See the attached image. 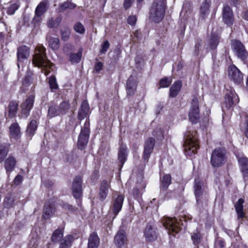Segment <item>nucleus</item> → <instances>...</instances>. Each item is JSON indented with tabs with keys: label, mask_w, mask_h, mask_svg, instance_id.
<instances>
[{
	"label": "nucleus",
	"mask_w": 248,
	"mask_h": 248,
	"mask_svg": "<svg viewBox=\"0 0 248 248\" xmlns=\"http://www.w3.org/2000/svg\"><path fill=\"white\" fill-rule=\"evenodd\" d=\"M46 48L42 45L36 46L32 62L37 67L41 68L43 72L47 76L50 70H53L54 65L47 60Z\"/></svg>",
	"instance_id": "f257e3e1"
},
{
	"label": "nucleus",
	"mask_w": 248,
	"mask_h": 248,
	"mask_svg": "<svg viewBox=\"0 0 248 248\" xmlns=\"http://www.w3.org/2000/svg\"><path fill=\"white\" fill-rule=\"evenodd\" d=\"M184 150L186 155L195 154L199 148L198 140L195 131L188 129L184 135Z\"/></svg>",
	"instance_id": "f03ea898"
},
{
	"label": "nucleus",
	"mask_w": 248,
	"mask_h": 248,
	"mask_svg": "<svg viewBox=\"0 0 248 248\" xmlns=\"http://www.w3.org/2000/svg\"><path fill=\"white\" fill-rule=\"evenodd\" d=\"M165 14L164 0H155L150 10V18L155 22L162 21Z\"/></svg>",
	"instance_id": "7ed1b4c3"
},
{
	"label": "nucleus",
	"mask_w": 248,
	"mask_h": 248,
	"mask_svg": "<svg viewBox=\"0 0 248 248\" xmlns=\"http://www.w3.org/2000/svg\"><path fill=\"white\" fill-rule=\"evenodd\" d=\"M124 200V197L123 195H119L112 202L108 212V217H109L111 221L114 219L121 210Z\"/></svg>",
	"instance_id": "20e7f679"
},
{
	"label": "nucleus",
	"mask_w": 248,
	"mask_h": 248,
	"mask_svg": "<svg viewBox=\"0 0 248 248\" xmlns=\"http://www.w3.org/2000/svg\"><path fill=\"white\" fill-rule=\"evenodd\" d=\"M232 47L234 54L241 61L245 62L248 59V53L246 51L245 46L239 41L232 40Z\"/></svg>",
	"instance_id": "39448f33"
},
{
	"label": "nucleus",
	"mask_w": 248,
	"mask_h": 248,
	"mask_svg": "<svg viewBox=\"0 0 248 248\" xmlns=\"http://www.w3.org/2000/svg\"><path fill=\"white\" fill-rule=\"evenodd\" d=\"M189 119L192 124H197L200 118V110L199 108V101L196 97L193 98L191 103Z\"/></svg>",
	"instance_id": "423d86ee"
},
{
	"label": "nucleus",
	"mask_w": 248,
	"mask_h": 248,
	"mask_svg": "<svg viewBox=\"0 0 248 248\" xmlns=\"http://www.w3.org/2000/svg\"><path fill=\"white\" fill-rule=\"evenodd\" d=\"M89 126V122L86 121L78 137V146L81 150L84 148L88 141L90 133Z\"/></svg>",
	"instance_id": "0eeeda50"
},
{
	"label": "nucleus",
	"mask_w": 248,
	"mask_h": 248,
	"mask_svg": "<svg viewBox=\"0 0 248 248\" xmlns=\"http://www.w3.org/2000/svg\"><path fill=\"white\" fill-rule=\"evenodd\" d=\"M225 158L223 151L220 149H216L212 153L211 163L214 167H218L224 163Z\"/></svg>",
	"instance_id": "6e6552de"
},
{
	"label": "nucleus",
	"mask_w": 248,
	"mask_h": 248,
	"mask_svg": "<svg viewBox=\"0 0 248 248\" xmlns=\"http://www.w3.org/2000/svg\"><path fill=\"white\" fill-rule=\"evenodd\" d=\"M163 224L169 233H177L180 231L179 222L176 218L167 217L163 219Z\"/></svg>",
	"instance_id": "1a4fd4ad"
},
{
	"label": "nucleus",
	"mask_w": 248,
	"mask_h": 248,
	"mask_svg": "<svg viewBox=\"0 0 248 248\" xmlns=\"http://www.w3.org/2000/svg\"><path fill=\"white\" fill-rule=\"evenodd\" d=\"M228 75L230 79L236 84H240L243 81V74L234 65H231L229 67Z\"/></svg>",
	"instance_id": "9d476101"
},
{
	"label": "nucleus",
	"mask_w": 248,
	"mask_h": 248,
	"mask_svg": "<svg viewBox=\"0 0 248 248\" xmlns=\"http://www.w3.org/2000/svg\"><path fill=\"white\" fill-rule=\"evenodd\" d=\"M239 98L234 90L232 89L226 93L225 102L222 107L223 108H225L229 109L233 105L238 102Z\"/></svg>",
	"instance_id": "9b49d317"
},
{
	"label": "nucleus",
	"mask_w": 248,
	"mask_h": 248,
	"mask_svg": "<svg viewBox=\"0 0 248 248\" xmlns=\"http://www.w3.org/2000/svg\"><path fill=\"white\" fill-rule=\"evenodd\" d=\"M34 101V96L31 95H30L25 101L21 104V116L22 117L26 118L29 115L30 112L32 108Z\"/></svg>",
	"instance_id": "f8f14e48"
},
{
	"label": "nucleus",
	"mask_w": 248,
	"mask_h": 248,
	"mask_svg": "<svg viewBox=\"0 0 248 248\" xmlns=\"http://www.w3.org/2000/svg\"><path fill=\"white\" fill-rule=\"evenodd\" d=\"M144 235L147 241H155L157 237V228L152 224H148L144 232Z\"/></svg>",
	"instance_id": "ddd939ff"
},
{
	"label": "nucleus",
	"mask_w": 248,
	"mask_h": 248,
	"mask_svg": "<svg viewBox=\"0 0 248 248\" xmlns=\"http://www.w3.org/2000/svg\"><path fill=\"white\" fill-rule=\"evenodd\" d=\"M82 180L80 177L77 176L73 180L72 184V192L76 199H79L82 194Z\"/></svg>",
	"instance_id": "4468645a"
},
{
	"label": "nucleus",
	"mask_w": 248,
	"mask_h": 248,
	"mask_svg": "<svg viewBox=\"0 0 248 248\" xmlns=\"http://www.w3.org/2000/svg\"><path fill=\"white\" fill-rule=\"evenodd\" d=\"M127 241L125 232L123 230H120L114 237V243L118 248L123 247Z\"/></svg>",
	"instance_id": "2eb2a0df"
},
{
	"label": "nucleus",
	"mask_w": 248,
	"mask_h": 248,
	"mask_svg": "<svg viewBox=\"0 0 248 248\" xmlns=\"http://www.w3.org/2000/svg\"><path fill=\"white\" fill-rule=\"evenodd\" d=\"M223 20L228 26H231L233 23L232 11L228 5H225L223 10Z\"/></svg>",
	"instance_id": "dca6fc26"
},
{
	"label": "nucleus",
	"mask_w": 248,
	"mask_h": 248,
	"mask_svg": "<svg viewBox=\"0 0 248 248\" xmlns=\"http://www.w3.org/2000/svg\"><path fill=\"white\" fill-rule=\"evenodd\" d=\"M155 146V140L153 138H149L145 143L143 152V158L148 160L151 154L152 153Z\"/></svg>",
	"instance_id": "f3484780"
},
{
	"label": "nucleus",
	"mask_w": 248,
	"mask_h": 248,
	"mask_svg": "<svg viewBox=\"0 0 248 248\" xmlns=\"http://www.w3.org/2000/svg\"><path fill=\"white\" fill-rule=\"evenodd\" d=\"M55 211L54 204L50 202H46L44 206L43 217L45 219L49 218L54 215Z\"/></svg>",
	"instance_id": "a211bd4d"
},
{
	"label": "nucleus",
	"mask_w": 248,
	"mask_h": 248,
	"mask_svg": "<svg viewBox=\"0 0 248 248\" xmlns=\"http://www.w3.org/2000/svg\"><path fill=\"white\" fill-rule=\"evenodd\" d=\"M203 187L199 179H196L195 181L194 191L195 195L197 202L201 201L204 196Z\"/></svg>",
	"instance_id": "6ab92c4d"
},
{
	"label": "nucleus",
	"mask_w": 248,
	"mask_h": 248,
	"mask_svg": "<svg viewBox=\"0 0 248 248\" xmlns=\"http://www.w3.org/2000/svg\"><path fill=\"white\" fill-rule=\"evenodd\" d=\"M109 188V181L103 180L101 182L99 193V197L101 201H104L106 198Z\"/></svg>",
	"instance_id": "aec40b11"
},
{
	"label": "nucleus",
	"mask_w": 248,
	"mask_h": 248,
	"mask_svg": "<svg viewBox=\"0 0 248 248\" xmlns=\"http://www.w3.org/2000/svg\"><path fill=\"white\" fill-rule=\"evenodd\" d=\"M30 55V49L25 46L19 47L17 51V57L18 62H22L27 59Z\"/></svg>",
	"instance_id": "412c9836"
},
{
	"label": "nucleus",
	"mask_w": 248,
	"mask_h": 248,
	"mask_svg": "<svg viewBox=\"0 0 248 248\" xmlns=\"http://www.w3.org/2000/svg\"><path fill=\"white\" fill-rule=\"evenodd\" d=\"M89 109L90 108L87 101H83L78 111V119L80 120L84 119L88 115Z\"/></svg>",
	"instance_id": "4be33fe9"
},
{
	"label": "nucleus",
	"mask_w": 248,
	"mask_h": 248,
	"mask_svg": "<svg viewBox=\"0 0 248 248\" xmlns=\"http://www.w3.org/2000/svg\"><path fill=\"white\" fill-rule=\"evenodd\" d=\"M100 244V239L95 232L92 233L88 239V248H97Z\"/></svg>",
	"instance_id": "5701e85b"
},
{
	"label": "nucleus",
	"mask_w": 248,
	"mask_h": 248,
	"mask_svg": "<svg viewBox=\"0 0 248 248\" xmlns=\"http://www.w3.org/2000/svg\"><path fill=\"white\" fill-rule=\"evenodd\" d=\"M240 169L244 177H248V158L246 157L237 156Z\"/></svg>",
	"instance_id": "b1692460"
},
{
	"label": "nucleus",
	"mask_w": 248,
	"mask_h": 248,
	"mask_svg": "<svg viewBox=\"0 0 248 248\" xmlns=\"http://www.w3.org/2000/svg\"><path fill=\"white\" fill-rule=\"evenodd\" d=\"M16 164V160L13 156H9L4 161V168L7 173L13 171Z\"/></svg>",
	"instance_id": "393cba45"
},
{
	"label": "nucleus",
	"mask_w": 248,
	"mask_h": 248,
	"mask_svg": "<svg viewBox=\"0 0 248 248\" xmlns=\"http://www.w3.org/2000/svg\"><path fill=\"white\" fill-rule=\"evenodd\" d=\"M127 155V148L125 145H122L118 153V159L121 163L120 167L122 168L126 160Z\"/></svg>",
	"instance_id": "a878e982"
},
{
	"label": "nucleus",
	"mask_w": 248,
	"mask_h": 248,
	"mask_svg": "<svg viewBox=\"0 0 248 248\" xmlns=\"http://www.w3.org/2000/svg\"><path fill=\"white\" fill-rule=\"evenodd\" d=\"M182 84L181 81L178 80L175 82L170 89V95L171 97H174L177 95L180 91Z\"/></svg>",
	"instance_id": "bb28decb"
},
{
	"label": "nucleus",
	"mask_w": 248,
	"mask_h": 248,
	"mask_svg": "<svg viewBox=\"0 0 248 248\" xmlns=\"http://www.w3.org/2000/svg\"><path fill=\"white\" fill-rule=\"evenodd\" d=\"M244 203V200L240 198L236 202L235 204V209L237 214L238 218H243L245 214L243 211V203Z\"/></svg>",
	"instance_id": "cd10ccee"
},
{
	"label": "nucleus",
	"mask_w": 248,
	"mask_h": 248,
	"mask_svg": "<svg viewBox=\"0 0 248 248\" xmlns=\"http://www.w3.org/2000/svg\"><path fill=\"white\" fill-rule=\"evenodd\" d=\"M127 93L129 95H132L134 93L136 88V82L134 78L131 76L128 79L126 82Z\"/></svg>",
	"instance_id": "c85d7f7f"
},
{
	"label": "nucleus",
	"mask_w": 248,
	"mask_h": 248,
	"mask_svg": "<svg viewBox=\"0 0 248 248\" xmlns=\"http://www.w3.org/2000/svg\"><path fill=\"white\" fill-rule=\"evenodd\" d=\"M74 240V237L72 235H68L61 240L59 248H70L72 242Z\"/></svg>",
	"instance_id": "c756f323"
},
{
	"label": "nucleus",
	"mask_w": 248,
	"mask_h": 248,
	"mask_svg": "<svg viewBox=\"0 0 248 248\" xmlns=\"http://www.w3.org/2000/svg\"><path fill=\"white\" fill-rule=\"evenodd\" d=\"M10 135L14 139H17L20 135V129L17 123L11 124L9 127Z\"/></svg>",
	"instance_id": "7c9ffc66"
},
{
	"label": "nucleus",
	"mask_w": 248,
	"mask_h": 248,
	"mask_svg": "<svg viewBox=\"0 0 248 248\" xmlns=\"http://www.w3.org/2000/svg\"><path fill=\"white\" fill-rule=\"evenodd\" d=\"M47 2L46 0L41 1L36 7L35 13L36 15L43 16L47 10Z\"/></svg>",
	"instance_id": "2f4dec72"
},
{
	"label": "nucleus",
	"mask_w": 248,
	"mask_h": 248,
	"mask_svg": "<svg viewBox=\"0 0 248 248\" xmlns=\"http://www.w3.org/2000/svg\"><path fill=\"white\" fill-rule=\"evenodd\" d=\"M219 37L218 35L215 33H212L208 41V45L210 48L211 49H216L219 44Z\"/></svg>",
	"instance_id": "473e14b6"
},
{
	"label": "nucleus",
	"mask_w": 248,
	"mask_h": 248,
	"mask_svg": "<svg viewBox=\"0 0 248 248\" xmlns=\"http://www.w3.org/2000/svg\"><path fill=\"white\" fill-rule=\"evenodd\" d=\"M210 4L207 1L202 3L200 10V17L202 19H205L209 15Z\"/></svg>",
	"instance_id": "72a5a7b5"
},
{
	"label": "nucleus",
	"mask_w": 248,
	"mask_h": 248,
	"mask_svg": "<svg viewBox=\"0 0 248 248\" xmlns=\"http://www.w3.org/2000/svg\"><path fill=\"white\" fill-rule=\"evenodd\" d=\"M62 19L60 17H56L54 18L50 17L47 21V26L49 28H55L58 27L61 23Z\"/></svg>",
	"instance_id": "f704fd0d"
},
{
	"label": "nucleus",
	"mask_w": 248,
	"mask_h": 248,
	"mask_svg": "<svg viewBox=\"0 0 248 248\" xmlns=\"http://www.w3.org/2000/svg\"><path fill=\"white\" fill-rule=\"evenodd\" d=\"M82 49H79L77 53H72L69 56V59L71 63H78L81 60L82 57Z\"/></svg>",
	"instance_id": "c9c22d12"
},
{
	"label": "nucleus",
	"mask_w": 248,
	"mask_h": 248,
	"mask_svg": "<svg viewBox=\"0 0 248 248\" xmlns=\"http://www.w3.org/2000/svg\"><path fill=\"white\" fill-rule=\"evenodd\" d=\"M70 104L68 101H64L58 107L61 115L65 114L70 109Z\"/></svg>",
	"instance_id": "e433bc0d"
},
{
	"label": "nucleus",
	"mask_w": 248,
	"mask_h": 248,
	"mask_svg": "<svg viewBox=\"0 0 248 248\" xmlns=\"http://www.w3.org/2000/svg\"><path fill=\"white\" fill-rule=\"evenodd\" d=\"M18 104L15 102H11L8 106V113L10 117H14L17 112Z\"/></svg>",
	"instance_id": "4c0bfd02"
},
{
	"label": "nucleus",
	"mask_w": 248,
	"mask_h": 248,
	"mask_svg": "<svg viewBox=\"0 0 248 248\" xmlns=\"http://www.w3.org/2000/svg\"><path fill=\"white\" fill-rule=\"evenodd\" d=\"M48 45L52 49L57 50L60 47L59 39L57 37H50Z\"/></svg>",
	"instance_id": "58836bf2"
},
{
	"label": "nucleus",
	"mask_w": 248,
	"mask_h": 248,
	"mask_svg": "<svg viewBox=\"0 0 248 248\" xmlns=\"http://www.w3.org/2000/svg\"><path fill=\"white\" fill-rule=\"evenodd\" d=\"M60 115V112L57 106L52 105L49 108L48 110V116L50 118H53Z\"/></svg>",
	"instance_id": "ea45409f"
},
{
	"label": "nucleus",
	"mask_w": 248,
	"mask_h": 248,
	"mask_svg": "<svg viewBox=\"0 0 248 248\" xmlns=\"http://www.w3.org/2000/svg\"><path fill=\"white\" fill-rule=\"evenodd\" d=\"M63 237V233L61 229H57L55 230L52 235L51 240L54 243H57L62 240Z\"/></svg>",
	"instance_id": "a19ab883"
},
{
	"label": "nucleus",
	"mask_w": 248,
	"mask_h": 248,
	"mask_svg": "<svg viewBox=\"0 0 248 248\" xmlns=\"http://www.w3.org/2000/svg\"><path fill=\"white\" fill-rule=\"evenodd\" d=\"M8 152V146L5 145H0V163L3 161Z\"/></svg>",
	"instance_id": "79ce46f5"
},
{
	"label": "nucleus",
	"mask_w": 248,
	"mask_h": 248,
	"mask_svg": "<svg viewBox=\"0 0 248 248\" xmlns=\"http://www.w3.org/2000/svg\"><path fill=\"white\" fill-rule=\"evenodd\" d=\"M37 129V122L35 120H32L31 121L30 124L28 126L27 132L30 134L31 136L33 135L35 130Z\"/></svg>",
	"instance_id": "37998d69"
},
{
	"label": "nucleus",
	"mask_w": 248,
	"mask_h": 248,
	"mask_svg": "<svg viewBox=\"0 0 248 248\" xmlns=\"http://www.w3.org/2000/svg\"><path fill=\"white\" fill-rule=\"evenodd\" d=\"M76 5L69 1L62 3L60 6V11L63 12L67 9H74Z\"/></svg>",
	"instance_id": "c03bdc74"
},
{
	"label": "nucleus",
	"mask_w": 248,
	"mask_h": 248,
	"mask_svg": "<svg viewBox=\"0 0 248 248\" xmlns=\"http://www.w3.org/2000/svg\"><path fill=\"white\" fill-rule=\"evenodd\" d=\"M191 237L194 245H196L200 243L201 236L198 231L196 230L195 232H193L191 234Z\"/></svg>",
	"instance_id": "a18cd8bd"
},
{
	"label": "nucleus",
	"mask_w": 248,
	"mask_h": 248,
	"mask_svg": "<svg viewBox=\"0 0 248 248\" xmlns=\"http://www.w3.org/2000/svg\"><path fill=\"white\" fill-rule=\"evenodd\" d=\"M70 30L68 28L62 29L61 31L62 39L64 41H67L70 35Z\"/></svg>",
	"instance_id": "49530a36"
},
{
	"label": "nucleus",
	"mask_w": 248,
	"mask_h": 248,
	"mask_svg": "<svg viewBox=\"0 0 248 248\" xmlns=\"http://www.w3.org/2000/svg\"><path fill=\"white\" fill-rule=\"evenodd\" d=\"M171 177L170 175L167 174L165 175L162 180V186L164 189H166L168 186L170 184Z\"/></svg>",
	"instance_id": "de8ad7c7"
},
{
	"label": "nucleus",
	"mask_w": 248,
	"mask_h": 248,
	"mask_svg": "<svg viewBox=\"0 0 248 248\" xmlns=\"http://www.w3.org/2000/svg\"><path fill=\"white\" fill-rule=\"evenodd\" d=\"M153 135L157 140H161L164 138V132L160 128L157 127L154 129L153 132Z\"/></svg>",
	"instance_id": "09e8293b"
},
{
	"label": "nucleus",
	"mask_w": 248,
	"mask_h": 248,
	"mask_svg": "<svg viewBox=\"0 0 248 248\" xmlns=\"http://www.w3.org/2000/svg\"><path fill=\"white\" fill-rule=\"evenodd\" d=\"M172 82L171 78H165L161 79L159 82L160 88H167L170 86Z\"/></svg>",
	"instance_id": "8fccbe9b"
},
{
	"label": "nucleus",
	"mask_w": 248,
	"mask_h": 248,
	"mask_svg": "<svg viewBox=\"0 0 248 248\" xmlns=\"http://www.w3.org/2000/svg\"><path fill=\"white\" fill-rule=\"evenodd\" d=\"M74 29L77 32L80 34H83L85 31L84 26L80 22L75 24L74 26Z\"/></svg>",
	"instance_id": "3c124183"
},
{
	"label": "nucleus",
	"mask_w": 248,
	"mask_h": 248,
	"mask_svg": "<svg viewBox=\"0 0 248 248\" xmlns=\"http://www.w3.org/2000/svg\"><path fill=\"white\" fill-rule=\"evenodd\" d=\"M18 4L16 3H14L12 4L8 7L7 9V13L9 15H13L16 10L18 9L19 8Z\"/></svg>",
	"instance_id": "603ef678"
},
{
	"label": "nucleus",
	"mask_w": 248,
	"mask_h": 248,
	"mask_svg": "<svg viewBox=\"0 0 248 248\" xmlns=\"http://www.w3.org/2000/svg\"><path fill=\"white\" fill-rule=\"evenodd\" d=\"M49 85L51 90L57 89L58 85L56 82V79L54 76H51L49 78Z\"/></svg>",
	"instance_id": "864d4df0"
},
{
	"label": "nucleus",
	"mask_w": 248,
	"mask_h": 248,
	"mask_svg": "<svg viewBox=\"0 0 248 248\" xmlns=\"http://www.w3.org/2000/svg\"><path fill=\"white\" fill-rule=\"evenodd\" d=\"M109 47V43L108 41L107 40L105 41L101 45V49H100V54H102L105 53L107 51Z\"/></svg>",
	"instance_id": "5fc2aeb1"
},
{
	"label": "nucleus",
	"mask_w": 248,
	"mask_h": 248,
	"mask_svg": "<svg viewBox=\"0 0 248 248\" xmlns=\"http://www.w3.org/2000/svg\"><path fill=\"white\" fill-rule=\"evenodd\" d=\"M42 16L40 15H36L35 13V16L31 21L32 23H33L34 26L39 25L42 21Z\"/></svg>",
	"instance_id": "6e6d98bb"
},
{
	"label": "nucleus",
	"mask_w": 248,
	"mask_h": 248,
	"mask_svg": "<svg viewBox=\"0 0 248 248\" xmlns=\"http://www.w3.org/2000/svg\"><path fill=\"white\" fill-rule=\"evenodd\" d=\"M14 200L11 197H6L4 201V206L7 208H10L14 204Z\"/></svg>",
	"instance_id": "4d7b16f0"
},
{
	"label": "nucleus",
	"mask_w": 248,
	"mask_h": 248,
	"mask_svg": "<svg viewBox=\"0 0 248 248\" xmlns=\"http://www.w3.org/2000/svg\"><path fill=\"white\" fill-rule=\"evenodd\" d=\"M215 244L216 248H224L225 247V242L220 238H217Z\"/></svg>",
	"instance_id": "13d9d810"
},
{
	"label": "nucleus",
	"mask_w": 248,
	"mask_h": 248,
	"mask_svg": "<svg viewBox=\"0 0 248 248\" xmlns=\"http://www.w3.org/2000/svg\"><path fill=\"white\" fill-rule=\"evenodd\" d=\"M137 21V18L135 16H129L127 19V22L129 25H134L136 24Z\"/></svg>",
	"instance_id": "bf43d9fd"
},
{
	"label": "nucleus",
	"mask_w": 248,
	"mask_h": 248,
	"mask_svg": "<svg viewBox=\"0 0 248 248\" xmlns=\"http://www.w3.org/2000/svg\"><path fill=\"white\" fill-rule=\"evenodd\" d=\"M202 45L200 42L197 43L195 46L194 54L198 56L200 54L201 49Z\"/></svg>",
	"instance_id": "052dcab7"
},
{
	"label": "nucleus",
	"mask_w": 248,
	"mask_h": 248,
	"mask_svg": "<svg viewBox=\"0 0 248 248\" xmlns=\"http://www.w3.org/2000/svg\"><path fill=\"white\" fill-rule=\"evenodd\" d=\"M22 176L20 175H17L14 180V183L16 185H19L22 181Z\"/></svg>",
	"instance_id": "680f3d73"
},
{
	"label": "nucleus",
	"mask_w": 248,
	"mask_h": 248,
	"mask_svg": "<svg viewBox=\"0 0 248 248\" xmlns=\"http://www.w3.org/2000/svg\"><path fill=\"white\" fill-rule=\"evenodd\" d=\"M102 67L103 63L101 62H97L95 65L94 69L97 72H98L102 69Z\"/></svg>",
	"instance_id": "e2e57ef3"
},
{
	"label": "nucleus",
	"mask_w": 248,
	"mask_h": 248,
	"mask_svg": "<svg viewBox=\"0 0 248 248\" xmlns=\"http://www.w3.org/2000/svg\"><path fill=\"white\" fill-rule=\"evenodd\" d=\"M133 2V0H125L124 3V6L125 9L129 8Z\"/></svg>",
	"instance_id": "0e129e2a"
},
{
	"label": "nucleus",
	"mask_w": 248,
	"mask_h": 248,
	"mask_svg": "<svg viewBox=\"0 0 248 248\" xmlns=\"http://www.w3.org/2000/svg\"><path fill=\"white\" fill-rule=\"evenodd\" d=\"M37 243V238H33L30 240L29 245L31 247H35Z\"/></svg>",
	"instance_id": "69168bd1"
},
{
	"label": "nucleus",
	"mask_w": 248,
	"mask_h": 248,
	"mask_svg": "<svg viewBox=\"0 0 248 248\" xmlns=\"http://www.w3.org/2000/svg\"><path fill=\"white\" fill-rule=\"evenodd\" d=\"M243 17L245 20L248 21V10L245 12Z\"/></svg>",
	"instance_id": "338daca9"
},
{
	"label": "nucleus",
	"mask_w": 248,
	"mask_h": 248,
	"mask_svg": "<svg viewBox=\"0 0 248 248\" xmlns=\"http://www.w3.org/2000/svg\"><path fill=\"white\" fill-rule=\"evenodd\" d=\"M246 131H245V135L247 138H248V121L247 122L246 124Z\"/></svg>",
	"instance_id": "774afa93"
}]
</instances>
